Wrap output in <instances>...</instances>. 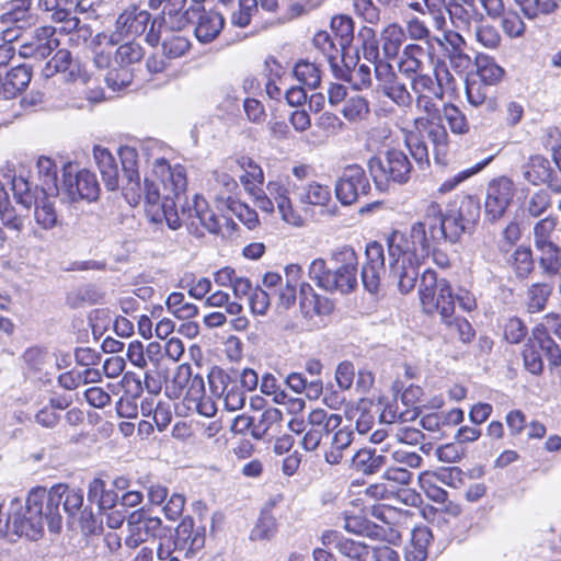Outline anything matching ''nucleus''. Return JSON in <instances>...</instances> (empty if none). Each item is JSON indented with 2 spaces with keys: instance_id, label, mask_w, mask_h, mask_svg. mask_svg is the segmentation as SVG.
Listing matches in <instances>:
<instances>
[{
  "instance_id": "nucleus-1",
  "label": "nucleus",
  "mask_w": 561,
  "mask_h": 561,
  "mask_svg": "<svg viewBox=\"0 0 561 561\" xmlns=\"http://www.w3.org/2000/svg\"><path fill=\"white\" fill-rule=\"evenodd\" d=\"M154 173L161 179L163 193L153 182H146V214L149 220L156 224L165 221L172 230H178L182 224L190 231L196 228L195 220L204 215L208 203L204 197L194 195L191 202L182 206L181 215L178 213L176 204L181 202L187 185L184 167H171L160 159L154 162Z\"/></svg>"
},
{
  "instance_id": "nucleus-2",
  "label": "nucleus",
  "mask_w": 561,
  "mask_h": 561,
  "mask_svg": "<svg viewBox=\"0 0 561 561\" xmlns=\"http://www.w3.org/2000/svg\"><path fill=\"white\" fill-rule=\"evenodd\" d=\"M239 167L243 170L240 181L245 188L254 197L255 206L266 213H274L276 205L280 218L295 227H301L304 219L299 211L294 207L289 197L290 192L298 190V185L289 175L277 176L266 184V191L262 190L264 183V172L262 168L250 157H241L238 159Z\"/></svg>"
},
{
  "instance_id": "nucleus-3",
  "label": "nucleus",
  "mask_w": 561,
  "mask_h": 561,
  "mask_svg": "<svg viewBox=\"0 0 561 561\" xmlns=\"http://www.w3.org/2000/svg\"><path fill=\"white\" fill-rule=\"evenodd\" d=\"M331 267L323 259H314L309 265V276L327 291L350 294L357 287L358 257L351 245H341L330 254Z\"/></svg>"
},
{
  "instance_id": "nucleus-4",
  "label": "nucleus",
  "mask_w": 561,
  "mask_h": 561,
  "mask_svg": "<svg viewBox=\"0 0 561 561\" xmlns=\"http://www.w3.org/2000/svg\"><path fill=\"white\" fill-rule=\"evenodd\" d=\"M187 0H149V8L161 9V14L153 19L146 35V41L156 46L163 33L179 32L194 22L195 7L186 8Z\"/></svg>"
},
{
  "instance_id": "nucleus-5",
  "label": "nucleus",
  "mask_w": 561,
  "mask_h": 561,
  "mask_svg": "<svg viewBox=\"0 0 561 561\" xmlns=\"http://www.w3.org/2000/svg\"><path fill=\"white\" fill-rule=\"evenodd\" d=\"M42 491H30L25 507L19 499H13L10 503L9 524L10 534L18 537H26L37 540L44 531L42 523V501L44 499Z\"/></svg>"
},
{
  "instance_id": "nucleus-6",
  "label": "nucleus",
  "mask_w": 561,
  "mask_h": 561,
  "mask_svg": "<svg viewBox=\"0 0 561 561\" xmlns=\"http://www.w3.org/2000/svg\"><path fill=\"white\" fill-rule=\"evenodd\" d=\"M412 243L419 245L420 254L427 255L430 249L442 241H446L443 210L437 202H427L422 210V218L415 221L410 230Z\"/></svg>"
},
{
  "instance_id": "nucleus-7",
  "label": "nucleus",
  "mask_w": 561,
  "mask_h": 561,
  "mask_svg": "<svg viewBox=\"0 0 561 561\" xmlns=\"http://www.w3.org/2000/svg\"><path fill=\"white\" fill-rule=\"evenodd\" d=\"M367 167L379 187L389 183L405 184L411 179L413 171L408 156L399 149H389L383 157H371Z\"/></svg>"
},
{
  "instance_id": "nucleus-8",
  "label": "nucleus",
  "mask_w": 561,
  "mask_h": 561,
  "mask_svg": "<svg viewBox=\"0 0 561 561\" xmlns=\"http://www.w3.org/2000/svg\"><path fill=\"white\" fill-rule=\"evenodd\" d=\"M419 296L423 311L426 314H439L448 317L455 311V300L450 284L445 279H438L436 273L426 271L423 273Z\"/></svg>"
},
{
  "instance_id": "nucleus-9",
  "label": "nucleus",
  "mask_w": 561,
  "mask_h": 561,
  "mask_svg": "<svg viewBox=\"0 0 561 561\" xmlns=\"http://www.w3.org/2000/svg\"><path fill=\"white\" fill-rule=\"evenodd\" d=\"M60 192L72 202L79 199L91 202L98 198L100 187L94 173L85 169L77 171L72 163H68L62 169Z\"/></svg>"
},
{
  "instance_id": "nucleus-10",
  "label": "nucleus",
  "mask_w": 561,
  "mask_h": 561,
  "mask_svg": "<svg viewBox=\"0 0 561 561\" xmlns=\"http://www.w3.org/2000/svg\"><path fill=\"white\" fill-rule=\"evenodd\" d=\"M370 183L365 170L358 164L346 165L335 183L336 198L343 205H353L367 196Z\"/></svg>"
},
{
  "instance_id": "nucleus-11",
  "label": "nucleus",
  "mask_w": 561,
  "mask_h": 561,
  "mask_svg": "<svg viewBox=\"0 0 561 561\" xmlns=\"http://www.w3.org/2000/svg\"><path fill=\"white\" fill-rule=\"evenodd\" d=\"M60 45L56 36V28L53 26H41L35 28L31 35L20 45L19 55L22 58L42 60L47 58Z\"/></svg>"
},
{
  "instance_id": "nucleus-12",
  "label": "nucleus",
  "mask_w": 561,
  "mask_h": 561,
  "mask_svg": "<svg viewBox=\"0 0 561 561\" xmlns=\"http://www.w3.org/2000/svg\"><path fill=\"white\" fill-rule=\"evenodd\" d=\"M162 522L159 517L150 516L146 511L137 510L127 517L128 536L125 545L135 549L151 537L158 536Z\"/></svg>"
},
{
  "instance_id": "nucleus-13",
  "label": "nucleus",
  "mask_w": 561,
  "mask_h": 561,
  "mask_svg": "<svg viewBox=\"0 0 561 561\" xmlns=\"http://www.w3.org/2000/svg\"><path fill=\"white\" fill-rule=\"evenodd\" d=\"M515 195L514 182L506 176L492 180L486 188L485 213L492 220L501 218Z\"/></svg>"
},
{
  "instance_id": "nucleus-14",
  "label": "nucleus",
  "mask_w": 561,
  "mask_h": 561,
  "mask_svg": "<svg viewBox=\"0 0 561 561\" xmlns=\"http://www.w3.org/2000/svg\"><path fill=\"white\" fill-rule=\"evenodd\" d=\"M366 261L362 267V282L367 291L377 294L385 274L383 248L378 242H370L365 250Z\"/></svg>"
},
{
  "instance_id": "nucleus-15",
  "label": "nucleus",
  "mask_w": 561,
  "mask_h": 561,
  "mask_svg": "<svg viewBox=\"0 0 561 561\" xmlns=\"http://www.w3.org/2000/svg\"><path fill=\"white\" fill-rule=\"evenodd\" d=\"M321 541L324 547L335 549L343 558L342 561H368L369 559L370 550L367 545L346 538L337 531L323 533Z\"/></svg>"
},
{
  "instance_id": "nucleus-16",
  "label": "nucleus",
  "mask_w": 561,
  "mask_h": 561,
  "mask_svg": "<svg viewBox=\"0 0 561 561\" xmlns=\"http://www.w3.org/2000/svg\"><path fill=\"white\" fill-rule=\"evenodd\" d=\"M31 491H42L44 499L42 501V523L47 525L49 531L59 533L62 526V516L60 513V504L62 501V485L58 484L50 490L42 486L33 488Z\"/></svg>"
},
{
  "instance_id": "nucleus-17",
  "label": "nucleus",
  "mask_w": 561,
  "mask_h": 561,
  "mask_svg": "<svg viewBox=\"0 0 561 561\" xmlns=\"http://www.w3.org/2000/svg\"><path fill=\"white\" fill-rule=\"evenodd\" d=\"M433 48H425L419 44L404 46L398 64L399 70L405 76L424 72L433 65Z\"/></svg>"
},
{
  "instance_id": "nucleus-18",
  "label": "nucleus",
  "mask_w": 561,
  "mask_h": 561,
  "mask_svg": "<svg viewBox=\"0 0 561 561\" xmlns=\"http://www.w3.org/2000/svg\"><path fill=\"white\" fill-rule=\"evenodd\" d=\"M388 253L390 256V270L400 267L401 264H409L415 262L420 254L419 245L409 242L404 234L399 231H393L388 240Z\"/></svg>"
},
{
  "instance_id": "nucleus-19",
  "label": "nucleus",
  "mask_w": 561,
  "mask_h": 561,
  "mask_svg": "<svg viewBox=\"0 0 561 561\" xmlns=\"http://www.w3.org/2000/svg\"><path fill=\"white\" fill-rule=\"evenodd\" d=\"M196 15L194 21L195 36L201 43H210L214 41L224 27V16L215 11H206L204 8L195 7Z\"/></svg>"
},
{
  "instance_id": "nucleus-20",
  "label": "nucleus",
  "mask_w": 561,
  "mask_h": 561,
  "mask_svg": "<svg viewBox=\"0 0 561 561\" xmlns=\"http://www.w3.org/2000/svg\"><path fill=\"white\" fill-rule=\"evenodd\" d=\"M447 12L459 31L470 32L473 24L483 21V15L477 11L473 0H451Z\"/></svg>"
},
{
  "instance_id": "nucleus-21",
  "label": "nucleus",
  "mask_w": 561,
  "mask_h": 561,
  "mask_svg": "<svg viewBox=\"0 0 561 561\" xmlns=\"http://www.w3.org/2000/svg\"><path fill=\"white\" fill-rule=\"evenodd\" d=\"M150 18V13L147 10L130 5L118 15L116 27L122 34L138 36L146 31Z\"/></svg>"
},
{
  "instance_id": "nucleus-22",
  "label": "nucleus",
  "mask_w": 561,
  "mask_h": 561,
  "mask_svg": "<svg viewBox=\"0 0 561 561\" xmlns=\"http://www.w3.org/2000/svg\"><path fill=\"white\" fill-rule=\"evenodd\" d=\"M302 276L300 265L290 264L285 267V284L274 294L277 298L276 309L286 311L290 309L297 299V288Z\"/></svg>"
},
{
  "instance_id": "nucleus-23",
  "label": "nucleus",
  "mask_w": 561,
  "mask_h": 561,
  "mask_svg": "<svg viewBox=\"0 0 561 561\" xmlns=\"http://www.w3.org/2000/svg\"><path fill=\"white\" fill-rule=\"evenodd\" d=\"M380 422L388 425L393 424V426H391L390 440L388 443H398L408 447H415L424 439V434L421 431L414 427L403 426L401 424L397 425V415L390 410H385L380 414Z\"/></svg>"
},
{
  "instance_id": "nucleus-24",
  "label": "nucleus",
  "mask_w": 561,
  "mask_h": 561,
  "mask_svg": "<svg viewBox=\"0 0 561 561\" xmlns=\"http://www.w3.org/2000/svg\"><path fill=\"white\" fill-rule=\"evenodd\" d=\"M31 79L32 69L26 65L13 67L8 71L4 69L0 94L7 100L13 99L27 88Z\"/></svg>"
},
{
  "instance_id": "nucleus-25",
  "label": "nucleus",
  "mask_w": 561,
  "mask_h": 561,
  "mask_svg": "<svg viewBox=\"0 0 561 561\" xmlns=\"http://www.w3.org/2000/svg\"><path fill=\"white\" fill-rule=\"evenodd\" d=\"M471 231L480 218V202L470 195L457 196L447 208Z\"/></svg>"
},
{
  "instance_id": "nucleus-26",
  "label": "nucleus",
  "mask_w": 561,
  "mask_h": 561,
  "mask_svg": "<svg viewBox=\"0 0 561 561\" xmlns=\"http://www.w3.org/2000/svg\"><path fill=\"white\" fill-rule=\"evenodd\" d=\"M205 545V535L194 528L192 518H184L175 528L174 547L195 553Z\"/></svg>"
},
{
  "instance_id": "nucleus-27",
  "label": "nucleus",
  "mask_w": 561,
  "mask_h": 561,
  "mask_svg": "<svg viewBox=\"0 0 561 561\" xmlns=\"http://www.w3.org/2000/svg\"><path fill=\"white\" fill-rule=\"evenodd\" d=\"M93 156L106 188L110 191L118 188V165L114 156L106 148L100 146L94 147Z\"/></svg>"
},
{
  "instance_id": "nucleus-28",
  "label": "nucleus",
  "mask_w": 561,
  "mask_h": 561,
  "mask_svg": "<svg viewBox=\"0 0 561 561\" xmlns=\"http://www.w3.org/2000/svg\"><path fill=\"white\" fill-rule=\"evenodd\" d=\"M123 380L128 389L127 393L117 401L116 412L121 417H136L138 412L137 398L142 392L141 381L140 379L131 378L128 375H125Z\"/></svg>"
},
{
  "instance_id": "nucleus-29",
  "label": "nucleus",
  "mask_w": 561,
  "mask_h": 561,
  "mask_svg": "<svg viewBox=\"0 0 561 561\" xmlns=\"http://www.w3.org/2000/svg\"><path fill=\"white\" fill-rule=\"evenodd\" d=\"M433 535L428 527L419 526L413 528L411 540L405 547L404 558L407 561H425L427 547Z\"/></svg>"
},
{
  "instance_id": "nucleus-30",
  "label": "nucleus",
  "mask_w": 561,
  "mask_h": 561,
  "mask_svg": "<svg viewBox=\"0 0 561 561\" xmlns=\"http://www.w3.org/2000/svg\"><path fill=\"white\" fill-rule=\"evenodd\" d=\"M354 440V433L348 427H337L331 437L324 459L330 465H339L343 459V453Z\"/></svg>"
},
{
  "instance_id": "nucleus-31",
  "label": "nucleus",
  "mask_w": 561,
  "mask_h": 561,
  "mask_svg": "<svg viewBox=\"0 0 561 561\" xmlns=\"http://www.w3.org/2000/svg\"><path fill=\"white\" fill-rule=\"evenodd\" d=\"M414 127L421 134H426L433 142L437 153L444 152L447 147L448 134L440 124V119L414 118Z\"/></svg>"
},
{
  "instance_id": "nucleus-32",
  "label": "nucleus",
  "mask_w": 561,
  "mask_h": 561,
  "mask_svg": "<svg viewBox=\"0 0 561 561\" xmlns=\"http://www.w3.org/2000/svg\"><path fill=\"white\" fill-rule=\"evenodd\" d=\"M353 467L364 473L374 474L387 463V456L371 449H359L352 458Z\"/></svg>"
},
{
  "instance_id": "nucleus-33",
  "label": "nucleus",
  "mask_w": 561,
  "mask_h": 561,
  "mask_svg": "<svg viewBox=\"0 0 561 561\" xmlns=\"http://www.w3.org/2000/svg\"><path fill=\"white\" fill-rule=\"evenodd\" d=\"M36 167L38 176L42 180V194L54 195L60 193L61 185H58L55 161L48 157H39Z\"/></svg>"
},
{
  "instance_id": "nucleus-34",
  "label": "nucleus",
  "mask_w": 561,
  "mask_h": 561,
  "mask_svg": "<svg viewBox=\"0 0 561 561\" xmlns=\"http://www.w3.org/2000/svg\"><path fill=\"white\" fill-rule=\"evenodd\" d=\"M440 321L445 327L446 334L453 339L457 337L463 344L470 343L476 335L471 323L463 317L454 316V312H450L448 317H442Z\"/></svg>"
},
{
  "instance_id": "nucleus-35",
  "label": "nucleus",
  "mask_w": 561,
  "mask_h": 561,
  "mask_svg": "<svg viewBox=\"0 0 561 561\" xmlns=\"http://www.w3.org/2000/svg\"><path fill=\"white\" fill-rule=\"evenodd\" d=\"M551 171L549 160L538 154L530 157L523 165L524 179L534 185L546 183L550 179Z\"/></svg>"
},
{
  "instance_id": "nucleus-36",
  "label": "nucleus",
  "mask_w": 561,
  "mask_h": 561,
  "mask_svg": "<svg viewBox=\"0 0 561 561\" xmlns=\"http://www.w3.org/2000/svg\"><path fill=\"white\" fill-rule=\"evenodd\" d=\"M34 220L44 230H51L60 224L58 214L55 209L54 202L44 195L34 203Z\"/></svg>"
},
{
  "instance_id": "nucleus-37",
  "label": "nucleus",
  "mask_w": 561,
  "mask_h": 561,
  "mask_svg": "<svg viewBox=\"0 0 561 561\" xmlns=\"http://www.w3.org/2000/svg\"><path fill=\"white\" fill-rule=\"evenodd\" d=\"M342 423V416L335 413H328L323 409H314L308 415V425H311L321 435L334 433Z\"/></svg>"
},
{
  "instance_id": "nucleus-38",
  "label": "nucleus",
  "mask_w": 561,
  "mask_h": 561,
  "mask_svg": "<svg viewBox=\"0 0 561 561\" xmlns=\"http://www.w3.org/2000/svg\"><path fill=\"white\" fill-rule=\"evenodd\" d=\"M405 39V32L399 24H389L381 32L382 51L386 58L392 59L399 55Z\"/></svg>"
},
{
  "instance_id": "nucleus-39",
  "label": "nucleus",
  "mask_w": 561,
  "mask_h": 561,
  "mask_svg": "<svg viewBox=\"0 0 561 561\" xmlns=\"http://www.w3.org/2000/svg\"><path fill=\"white\" fill-rule=\"evenodd\" d=\"M297 195L304 205L325 206L331 201L330 187L316 181L304 186Z\"/></svg>"
},
{
  "instance_id": "nucleus-40",
  "label": "nucleus",
  "mask_w": 561,
  "mask_h": 561,
  "mask_svg": "<svg viewBox=\"0 0 561 561\" xmlns=\"http://www.w3.org/2000/svg\"><path fill=\"white\" fill-rule=\"evenodd\" d=\"M412 448L398 443H387L381 451L389 454L393 461L416 469L421 467L423 460Z\"/></svg>"
},
{
  "instance_id": "nucleus-41",
  "label": "nucleus",
  "mask_w": 561,
  "mask_h": 561,
  "mask_svg": "<svg viewBox=\"0 0 561 561\" xmlns=\"http://www.w3.org/2000/svg\"><path fill=\"white\" fill-rule=\"evenodd\" d=\"M165 305L169 312L181 320L194 318L198 312V308L194 304L186 301L184 294L180 291L171 293L167 298Z\"/></svg>"
},
{
  "instance_id": "nucleus-42",
  "label": "nucleus",
  "mask_w": 561,
  "mask_h": 561,
  "mask_svg": "<svg viewBox=\"0 0 561 561\" xmlns=\"http://www.w3.org/2000/svg\"><path fill=\"white\" fill-rule=\"evenodd\" d=\"M330 26L334 34V39L337 41L339 46L344 51L354 38L353 20L346 15H336L332 18Z\"/></svg>"
},
{
  "instance_id": "nucleus-43",
  "label": "nucleus",
  "mask_w": 561,
  "mask_h": 561,
  "mask_svg": "<svg viewBox=\"0 0 561 561\" xmlns=\"http://www.w3.org/2000/svg\"><path fill=\"white\" fill-rule=\"evenodd\" d=\"M478 79L485 84H497L504 77V69L488 56H479L477 59Z\"/></svg>"
},
{
  "instance_id": "nucleus-44",
  "label": "nucleus",
  "mask_w": 561,
  "mask_h": 561,
  "mask_svg": "<svg viewBox=\"0 0 561 561\" xmlns=\"http://www.w3.org/2000/svg\"><path fill=\"white\" fill-rule=\"evenodd\" d=\"M295 78L309 89H317L321 82V70L314 62L299 60L294 67Z\"/></svg>"
},
{
  "instance_id": "nucleus-45",
  "label": "nucleus",
  "mask_w": 561,
  "mask_h": 561,
  "mask_svg": "<svg viewBox=\"0 0 561 561\" xmlns=\"http://www.w3.org/2000/svg\"><path fill=\"white\" fill-rule=\"evenodd\" d=\"M160 41H162L163 53L169 58H180L191 47L188 38L175 32L163 33Z\"/></svg>"
},
{
  "instance_id": "nucleus-46",
  "label": "nucleus",
  "mask_w": 561,
  "mask_h": 561,
  "mask_svg": "<svg viewBox=\"0 0 561 561\" xmlns=\"http://www.w3.org/2000/svg\"><path fill=\"white\" fill-rule=\"evenodd\" d=\"M313 45L322 51L333 68L336 67L337 59L342 57L343 50L329 32L320 31L316 33Z\"/></svg>"
},
{
  "instance_id": "nucleus-47",
  "label": "nucleus",
  "mask_w": 561,
  "mask_h": 561,
  "mask_svg": "<svg viewBox=\"0 0 561 561\" xmlns=\"http://www.w3.org/2000/svg\"><path fill=\"white\" fill-rule=\"evenodd\" d=\"M392 277L397 280L401 294H409L415 286L419 271L415 262L401 264L400 267L390 270Z\"/></svg>"
},
{
  "instance_id": "nucleus-48",
  "label": "nucleus",
  "mask_w": 561,
  "mask_h": 561,
  "mask_svg": "<svg viewBox=\"0 0 561 561\" xmlns=\"http://www.w3.org/2000/svg\"><path fill=\"white\" fill-rule=\"evenodd\" d=\"M282 412L276 408H270L260 413L259 417L254 416V426L251 435L256 438H263L273 425L282 421Z\"/></svg>"
},
{
  "instance_id": "nucleus-49",
  "label": "nucleus",
  "mask_w": 561,
  "mask_h": 561,
  "mask_svg": "<svg viewBox=\"0 0 561 561\" xmlns=\"http://www.w3.org/2000/svg\"><path fill=\"white\" fill-rule=\"evenodd\" d=\"M11 184L16 202L25 208H30L38 198L36 196L37 186L33 187L32 183H30L25 178L13 176Z\"/></svg>"
},
{
  "instance_id": "nucleus-50",
  "label": "nucleus",
  "mask_w": 561,
  "mask_h": 561,
  "mask_svg": "<svg viewBox=\"0 0 561 561\" xmlns=\"http://www.w3.org/2000/svg\"><path fill=\"white\" fill-rule=\"evenodd\" d=\"M411 90L415 96L430 95L436 99L442 98V89L439 84L430 75L419 72L414 73L411 80Z\"/></svg>"
},
{
  "instance_id": "nucleus-51",
  "label": "nucleus",
  "mask_w": 561,
  "mask_h": 561,
  "mask_svg": "<svg viewBox=\"0 0 561 561\" xmlns=\"http://www.w3.org/2000/svg\"><path fill=\"white\" fill-rule=\"evenodd\" d=\"M378 91L400 107H410L413 103L412 93L407 89L404 83L399 81V79H396L391 83L383 84V87Z\"/></svg>"
},
{
  "instance_id": "nucleus-52",
  "label": "nucleus",
  "mask_w": 561,
  "mask_h": 561,
  "mask_svg": "<svg viewBox=\"0 0 561 561\" xmlns=\"http://www.w3.org/2000/svg\"><path fill=\"white\" fill-rule=\"evenodd\" d=\"M342 114L350 122L363 121L369 114V103L364 96H352L345 101Z\"/></svg>"
},
{
  "instance_id": "nucleus-53",
  "label": "nucleus",
  "mask_w": 561,
  "mask_h": 561,
  "mask_svg": "<svg viewBox=\"0 0 561 561\" xmlns=\"http://www.w3.org/2000/svg\"><path fill=\"white\" fill-rule=\"evenodd\" d=\"M508 263L515 271L517 277H527L534 268L530 249L524 247L517 248L508 260Z\"/></svg>"
},
{
  "instance_id": "nucleus-54",
  "label": "nucleus",
  "mask_w": 561,
  "mask_h": 561,
  "mask_svg": "<svg viewBox=\"0 0 561 561\" xmlns=\"http://www.w3.org/2000/svg\"><path fill=\"white\" fill-rule=\"evenodd\" d=\"M144 57V49L140 44L130 41L122 44L115 54V61L122 67L126 68L129 65L139 62Z\"/></svg>"
},
{
  "instance_id": "nucleus-55",
  "label": "nucleus",
  "mask_w": 561,
  "mask_h": 561,
  "mask_svg": "<svg viewBox=\"0 0 561 561\" xmlns=\"http://www.w3.org/2000/svg\"><path fill=\"white\" fill-rule=\"evenodd\" d=\"M527 19H536L540 14H550L557 8L554 0H514Z\"/></svg>"
},
{
  "instance_id": "nucleus-56",
  "label": "nucleus",
  "mask_w": 561,
  "mask_h": 561,
  "mask_svg": "<svg viewBox=\"0 0 561 561\" xmlns=\"http://www.w3.org/2000/svg\"><path fill=\"white\" fill-rule=\"evenodd\" d=\"M443 116L454 134L463 135L469 131V123L465 114L456 105H444Z\"/></svg>"
},
{
  "instance_id": "nucleus-57",
  "label": "nucleus",
  "mask_w": 561,
  "mask_h": 561,
  "mask_svg": "<svg viewBox=\"0 0 561 561\" xmlns=\"http://www.w3.org/2000/svg\"><path fill=\"white\" fill-rule=\"evenodd\" d=\"M72 57L69 50L59 49L49 59L42 69V76L46 79L54 77L58 72H64L70 68Z\"/></svg>"
},
{
  "instance_id": "nucleus-58",
  "label": "nucleus",
  "mask_w": 561,
  "mask_h": 561,
  "mask_svg": "<svg viewBox=\"0 0 561 561\" xmlns=\"http://www.w3.org/2000/svg\"><path fill=\"white\" fill-rule=\"evenodd\" d=\"M541 252L540 264L549 273H557L561 266V251L553 242L538 244Z\"/></svg>"
},
{
  "instance_id": "nucleus-59",
  "label": "nucleus",
  "mask_w": 561,
  "mask_h": 561,
  "mask_svg": "<svg viewBox=\"0 0 561 561\" xmlns=\"http://www.w3.org/2000/svg\"><path fill=\"white\" fill-rule=\"evenodd\" d=\"M302 278V276L300 277ZM300 309L306 317H310L313 312L320 313L319 297L314 294L313 288L305 280L299 279Z\"/></svg>"
},
{
  "instance_id": "nucleus-60",
  "label": "nucleus",
  "mask_w": 561,
  "mask_h": 561,
  "mask_svg": "<svg viewBox=\"0 0 561 561\" xmlns=\"http://www.w3.org/2000/svg\"><path fill=\"white\" fill-rule=\"evenodd\" d=\"M551 288L547 284H534L527 291V309L529 312L541 311L548 297L550 296Z\"/></svg>"
},
{
  "instance_id": "nucleus-61",
  "label": "nucleus",
  "mask_w": 561,
  "mask_h": 561,
  "mask_svg": "<svg viewBox=\"0 0 561 561\" xmlns=\"http://www.w3.org/2000/svg\"><path fill=\"white\" fill-rule=\"evenodd\" d=\"M25 364L35 371H42L51 364V354L47 348L33 346L27 348L23 355Z\"/></svg>"
},
{
  "instance_id": "nucleus-62",
  "label": "nucleus",
  "mask_w": 561,
  "mask_h": 561,
  "mask_svg": "<svg viewBox=\"0 0 561 561\" xmlns=\"http://www.w3.org/2000/svg\"><path fill=\"white\" fill-rule=\"evenodd\" d=\"M405 31L412 41H423L428 46V48H433L434 35L431 34L426 23L421 19L413 16L407 20Z\"/></svg>"
},
{
  "instance_id": "nucleus-63",
  "label": "nucleus",
  "mask_w": 561,
  "mask_h": 561,
  "mask_svg": "<svg viewBox=\"0 0 561 561\" xmlns=\"http://www.w3.org/2000/svg\"><path fill=\"white\" fill-rule=\"evenodd\" d=\"M501 16L502 30L510 38H518L525 34L526 24L518 13L508 10L504 11Z\"/></svg>"
},
{
  "instance_id": "nucleus-64",
  "label": "nucleus",
  "mask_w": 561,
  "mask_h": 561,
  "mask_svg": "<svg viewBox=\"0 0 561 561\" xmlns=\"http://www.w3.org/2000/svg\"><path fill=\"white\" fill-rule=\"evenodd\" d=\"M476 39L486 48H496L501 43V35L495 26L482 22H478L474 26Z\"/></svg>"
}]
</instances>
